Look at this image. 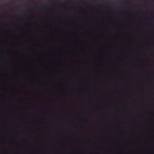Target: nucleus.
I'll use <instances>...</instances> for the list:
<instances>
[{
    "label": "nucleus",
    "instance_id": "f257e3e1",
    "mask_svg": "<svg viewBox=\"0 0 154 154\" xmlns=\"http://www.w3.org/2000/svg\"><path fill=\"white\" fill-rule=\"evenodd\" d=\"M3 67L4 68H6L7 67V65H4L3 66Z\"/></svg>",
    "mask_w": 154,
    "mask_h": 154
},
{
    "label": "nucleus",
    "instance_id": "f03ea898",
    "mask_svg": "<svg viewBox=\"0 0 154 154\" xmlns=\"http://www.w3.org/2000/svg\"><path fill=\"white\" fill-rule=\"evenodd\" d=\"M27 17L28 18H33L32 17V16H27Z\"/></svg>",
    "mask_w": 154,
    "mask_h": 154
}]
</instances>
